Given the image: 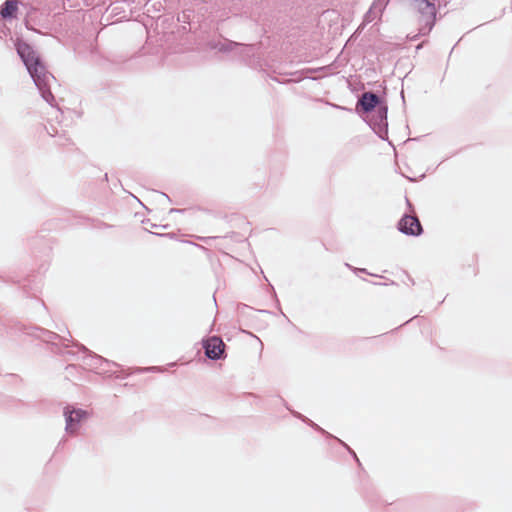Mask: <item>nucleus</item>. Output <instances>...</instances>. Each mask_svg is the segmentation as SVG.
<instances>
[{"mask_svg":"<svg viewBox=\"0 0 512 512\" xmlns=\"http://www.w3.org/2000/svg\"><path fill=\"white\" fill-rule=\"evenodd\" d=\"M423 44H424V42L420 43V44L416 47V49H417V50L421 49V48H422V46H423Z\"/></svg>","mask_w":512,"mask_h":512,"instance_id":"nucleus-22","label":"nucleus"},{"mask_svg":"<svg viewBox=\"0 0 512 512\" xmlns=\"http://www.w3.org/2000/svg\"><path fill=\"white\" fill-rule=\"evenodd\" d=\"M380 16L378 12H371V7L364 16L366 22H372L376 17Z\"/></svg>","mask_w":512,"mask_h":512,"instance_id":"nucleus-16","label":"nucleus"},{"mask_svg":"<svg viewBox=\"0 0 512 512\" xmlns=\"http://www.w3.org/2000/svg\"><path fill=\"white\" fill-rule=\"evenodd\" d=\"M397 229L408 236H420L423 228L417 216L404 214L397 223Z\"/></svg>","mask_w":512,"mask_h":512,"instance_id":"nucleus-7","label":"nucleus"},{"mask_svg":"<svg viewBox=\"0 0 512 512\" xmlns=\"http://www.w3.org/2000/svg\"><path fill=\"white\" fill-rule=\"evenodd\" d=\"M18 11L17 0H6L1 9V17L5 20H11L16 18Z\"/></svg>","mask_w":512,"mask_h":512,"instance_id":"nucleus-9","label":"nucleus"},{"mask_svg":"<svg viewBox=\"0 0 512 512\" xmlns=\"http://www.w3.org/2000/svg\"><path fill=\"white\" fill-rule=\"evenodd\" d=\"M356 112L362 116L374 133L382 140H388V105L384 98L373 91H365L358 98Z\"/></svg>","mask_w":512,"mask_h":512,"instance_id":"nucleus-3","label":"nucleus"},{"mask_svg":"<svg viewBox=\"0 0 512 512\" xmlns=\"http://www.w3.org/2000/svg\"><path fill=\"white\" fill-rule=\"evenodd\" d=\"M286 407H287V409L290 410V412L292 413V415L294 417L300 419L301 421H303L304 423H306L307 425L312 427L314 430L320 432L322 435H324L326 437H332V434H330L329 432H327L326 430L321 428L318 424L314 423L312 420H310L306 416L302 415L301 413H299L297 411L291 410L288 406H286Z\"/></svg>","mask_w":512,"mask_h":512,"instance_id":"nucleus-10","label":"nucleus"},{"mask_svg":"<svg viewBox=\"0 0 512 512\" xmlns=\"http://www.w3.org/2000/svg\"><path fill=\"white\" fill-rule=\"evenodd\" d=\"M165 371V368L161 367V366H150V367H145V368H137L136 369V372L138 373H143V372H164Z\"/></svg>","mask_w":512,"mask_h":512,"instance_id":"nucleus-13","label":"nucleus"},{"mask_svg":"<svg viewBox=\"0 0 512 512\" xmlns=\"http://www.w3.org/2000/svg\"><path fill=\"white\" fill-rule=\"evenodd\" d=\"M23 332L51 344L54 353L77 360L81 359L90 369H101L103 372H109L108 367L119 366L117 363L91 352L79 342L73 341L69 331H67V337L39 326L25 327Z\"/></svg>","mask_w":512,"mask_h":512,"instance_id":"nucleus-1","label":"nucleus"},{"mask_svg":"<svg viewBox=\"0 0 512 512\" xmlns=\"http://www.w3.org/2000/svg\"><path fill=\"white\" fill-rule=\"evenodd\" d=\"M65 417V431L69 435H76L82 423L88 418V412L81 408L66 406L63 411Z\"/></svg>","mask_w":512,"mask_h":512,"instance_id":"nucleus-5","label":"nucleus"},{"mask_svg":"<svg viewBox=\"0 0 512 512\" xmlns=\"http://www.w3.org/2000/svg\"><path fill=\"white\" fill-rule=\"evenodd\" d=\"M161 195H162L163 197H165L168 201H171V199L169 198V196H168L167 194H165V193H161Z\"/></svg>","mask_w":512,"mask_h":512,"instance_id":"nucleus-21","label":"nucleus"},{"mask_svg":"<svg viewBox=\"0 0 512 512\" xmlns=\"http://www.w3.org/2000/svg\"><path fill=\"white\" fill-rule=\"evenodd\" d=\"M47 133L52 137H62L65 136L64 130H58L53 124H50L49 127H45Z\"/></svg>","mask_w":512,"mask_h":512,"instance_id":"nucleus-12","label":"nucleus"},{"mask_svg":"<svg viewBox=\"0 0 512 512\" xmlns=\"http://www.w3.org/2000/svg\"><path fill=\"white\" fill-rule=\"evenodd\" d=\"M331 438L336 439L343 447H345L347 449V451L351 454V456L355 459L357 464L359 466H361L360 460L358 459V457H357L356 453L354 452V450H352L345 442H343L342 440L336 438L335 436L332 435Z\"/></svg>","mask_w":512,"mask_h":512,"instance_id":"nucleus-15","label":"nucleus"},{"mask_svg":"<svg viewBox=\"0 0 512 512\" xmlns=\"http://www.w3.org/2000/svg\"><path fill=\"white\" fill-rule=\"evenodd\" d=\"M416 7L420 14L419 17V33L418 35H428L436 23L437 10L434 1L415 0Z\"/></svg>","mask_w":512,"mask_h":512,"instance_id":"nucleus-4","label":"nucleus"},{"mask_svg":"<svg viewBox=\"0 0 512 512\" xmlns=\"http://www.w3.org/2000/svg\"><path fill=\"white\" fill-rule=\"evenodd\" d=\"M406 202H407V205L411 208V207H412V204H411V202L409 201V199H408V198H406Z\"/></svg>","mask_w":512,"mask_h":512,"instance_id":"nucleus-23","label":"nucleus"},{"mask_svg":"<svg viewBox=\"0 0 512 512\" xmlns=\"http://www.w3.org/2000/svg\"><path fill=\"white\" fill-rule=\"evenodd\" d=\"M208 47L212 50H217L222 53H228L237 49H245L249 47L248 45H244L239 42H235L229 39L223 40H210L208 42Z\"/></svg>","mask_w":512,"mask_h":512,"instance_id":"nucleus-8","label":"nucleus"},{"mask_svg":"<svg viewBox=\"0 0 512 512\" xmlns=\"http://www.w3.org/2000/svg\"><path fill=\"white\" fill-rule=\"evenodd\" d=\"M390 0H374L371 5V12H378L382 15Z\"/></svg>","mask_w":512,"mask_h":512,"instance_id":"nucleus-11","label":"nucleus"},{"mask_svg":"<svg viewBox=\"0 0 512 512\" xmlns=\"http://www.w3.org/2000/svg\"><path fill=\"white\" fill-rule=\"evenodd\" d=\"M346 266L355 273H366V274L372 275L365 268H356V267L349 265L348 263H346Z\"/></svg>","mask_w":512,"mask_h":512,"instance_id":"nucleus-17","label":"nucleus"},{"mask_svg":"<svg viewBox=\"0 0 512 512\" xmlns=\"http://www.w3.org/2000/svg\"><path fill=\"white\" fill-rule=\"evenodd\" d=\"M79 369V367L75 364H70V365H67L65 370H66V373H67V376L68 375H72L74 371H77Z\"/></svg>","mask_w":512,"mask_h":512,"instance_id":"nucleus-18","label":"nucleus"},{"mask_svg":"<svg viewBox=\"0 0 512 512\" xmlns=\"http://www.w3.org/2000/svg\"><path fill=\"white\" fill-rule=\"evenodd\" d=\"M202 347L204 349L205 356L210 360H222L227 356L225 352L226 345L219 336L214 335L203 339Z\"/></svg>","mask_w":512,"mask_h":512,"instance_id":"nucleus-6","label":"nucleus"},{"mask_svg":"<svg viewBox=\"0 0 512 512\" xmlns=\"http://www.w3.org/2000/svg\"><path fill=\"white\" fill-rule=\"evenodd\" d=\"M14 47L41 97L53 107L56 100L51 92V82L56 81L55 77L48 71L41 56L31 44L17 37L14 41Z\"/></svg>","mask_w":512,"mask_h":512,"instance_id":"nucleus-2","label":"nucleus"},{"mask_svg":"<svg viewBox=\"0 0 512 512\" xmlns=\"http://www.w3.org/2000/svg\"><path fill=\"white\" fill-rule=\"evenodd\" d=\"M65 442H66V438H65V437H63V438L59 441V443H58V447H59V446H61V445H63Z\"/></svg>","mask_w":512,"mask_h":512,"instance_id":"nucleus-20","label":"nucleus"},{"mask_svg":"<svg viewBox=\"0 0 512 512\" xmlns=\"http://www.w3.org/2000/svg\"><path fill=\"white\" fill-rule=\"evenodd\" d=\"M331 438L336 439L343 447H345L347 449V451L351 454V456L355 459L357 464L359 466H361L360 460L358 459V457H357L356 453L354 452V450H352L345 442H343L342 440L336 438L335 436L332 435Z\"/></svg>","mask_w":512,"mask_h":512,"instance_id":"nucleus-14","label":"nucleus"},{"mask_svg":"<svg viewBox=\"0 0 512 512\" xmlns=\"http://www.w3.org/2000/svg\"><path fill=\"white\" fill-rule=\"evenodd\" d=\"M185 210L184 209H178V208H172L170 209L169 213L172 214V213H183Z\"/></svg>","mask_w":512,"mask_h":512,"instance_id":"nucleus-19","label":"nucleus"}]
</instances>
